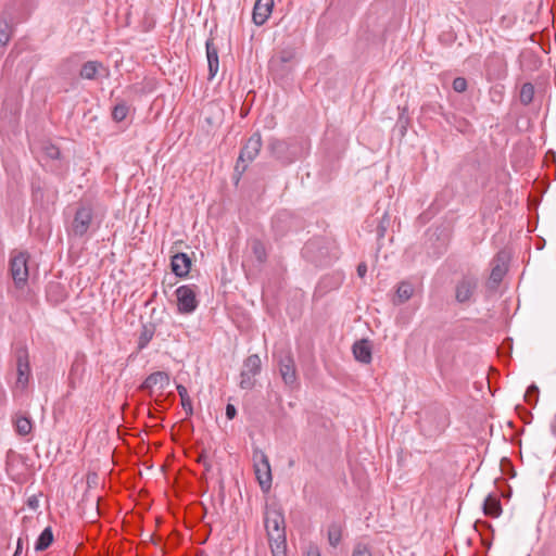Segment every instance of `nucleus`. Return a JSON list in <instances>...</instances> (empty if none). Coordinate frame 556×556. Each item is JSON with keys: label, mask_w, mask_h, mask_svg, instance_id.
Wrapping results in <instances>:
<instances>
[{"label": "nucleus", "mask_w": 556, "mask_h": 556, "mask_svg": "<svg viewBox=\"0 0 556 556\" xmlns=\"http://www.w3.org/2000/svg\"><path fill=\"white\" fill-rule=\"evenodd\" d=\"M450 422L447 408L440 404H433L427 407L420 416V432L427 438H437L445 431Z\"/></svg>", "instance_id": "obj_1"}, {"label": "nucleus", "mask_w": 556, "mask_h": 556, "mask_svg": "<svg viewBox=\"0 0 556 556\" xmlns=\"http://www.w3.org/2000/svg\"><path fill=\"white\" fill-rule=\"evenodd\" d=\"M264 522L273 556H286L287 541L282 515L277 511L267 513Z\"/></svg>", "instance_id": "obj_2"}, {"label": "nucleus", "mask_w": 556, "mask_h": 556, "mask_svg": "<svg viewBox=\"0 0 556 556\" xmlns=\"http://www.w3.org/2000/svg\"><path fill=\"white\" fill-rule=\"evenodd\" d=\"M275 357L277 359L278 370L285 386L290 390L298 389L300 387L299 376L291 350H281L277 355H275Z\"/></svg>", "instance_id": "obj_3"}, {"label": "nucleus", "mask_w": 556, "mask_h": 556, "mask_svg": "<svg viewBox=\"0 0 556 556\" xmlns=\"http://www.w3.org/2000/svg\"><path fill=\"white\" fill-rule=\"evenodd\" d=\"M92 205L90 203H79L75 211L71 227L68 229V235L77 238L84 237L88 232L92 224Z\"/></svg>", "instance_id": "obj_4"}, {"label": "nucleus", "mask_w": 556, "mask_h": 556, "mask_svg": "<svg viewBox=\"0 0 556 556\" xmlns=\"http://www.w3.org/2000/svg\"><path fill=\"white\" fill-rule=\"evenodd\" d=\"M295 65V52L293 49H283L274 54L268 63L269 72L274 78H285Z\"/></svg>", "instance_id": "obj_5"}, {"label": "nucleus", "mask_w": 556, "mask_h": 556, "mask_svg": "<svg viewBox=\"0 0 556 556\" xmlns=\"http://www.w3.org/2000/svg\"><path fill=\"white\" fill-rule=\"evenodd\" d=\"M253 466L256 479L263 491H268L271 486L273 476L267 455L260 448L253 450Z\"/></svg>", "instance_id": "obj_6"}, {"label": "nucleus", "mask_w": 556, "mask_h": 556, "mask_svg": "<svg viewBox=\"0 0 556 556\" xmlns=\"http://www.w3.org/2000/svg\"><path fill=\"white\" fill-rule=\"evenodd\" d=\"M262 148V137L260 132H254L241 148L237 164L236 172L242 174L245 172L248 164L255 160Z\"/></svg>", "instance_id": "obj_7"}, {"label": "nucleus", "mask_w": 556, "mask_h": 556, "mask_svg": "<svg viewBox=\"0 0 556 556\" xmlns=\"http://www.w3.org/2000/svg\"><path fill=\"white\" fill-rule=\"evenodd\" d=\"M197 289L195 285H184L176 289L175 294L179 314L189 315L197 309L199 305Z\"/></svg>", "instance_id": "obj_8"}, {"label": "nucleus", "mask_w": 556, "mask_h": 556, "mask_svg": "<svg viewBox=\"0 0 556 556\" xmlns=\"http://www.w3.org/2000/svg\"><path fill=\"white\" fill-rule=\"evenodd\" d=\"M262 361L257 354L249 355L242 365L239 387L242 390H251L255 386V377L261 374Z\"/></svg>", "instance_id": "obj_9"}, {"label": "nucleus", "mask_w": 556, "mask_h": 556, "mask_svg": "<svg viewBox=\"0 0 556 556\" xmlns=\"http://www.w3.org/2000/svg\"><path fill=\"white\" fill-rule=\"evenodd\" d=\"M479 286V279L476 275L465 274L455 285V300L459 304H469L473 302Z\"/></svg>", "instance_id": "obj_10"}, {"label": "nucleus", "mask_w": 556, "mask_h": 556, "mask_svg": "<svg viewBox=\"0 0 556 556\" xmlns=\"http://www.w3.org/2000/svg\"><path fill=\"white\" fill-rule=\"evenodd\" d=\"M270 154L283 164H290L296 159V147L294 140L271 139L268 142Z\"/></svg>", "instance_id": "obj_11"}, {"label": "nucleus", "mask_w": 556, "mask_h": 556, "mask_svg": "<svg viewBox=\"0 0 556 556\" xmlns=\"http://www.w3.org/2000/svg\"><path fill=\"white\" fill-rule=\"evenodd\" d=\"M28 254L25 252H18L16 255L11 257L10 271L16 288L22 289L25 287L28 280V266H27Z\"/></svg>", "instance_id": "obj_12"}, {"label": "nucleus", "mask_w": 556, "mask_h": 556, "mask_svg": "<svg viewBox=\"0 0 556 556\" xmlns=\"http://www.w3.org/2000/svg\"><path fill=\"white\" fill-rule=\"evenodd\" d=\"M168 386L169 375L165 371H154L144 379L139 390L153 397L156 394L161 395Z\"/></svg>", "instance_id": "obj_13"}, {"label": "nucleus", "mask_w": 556, "mask_h": 556, "mask_svg": "<svg viewBox=\"0 0 556 556\" xmlns=\"http://www.w3.org/2000/svg\"><path fill=\"white\" fill-rule=\"evenodd\" d=\"M16 357V382L15 388L24 390L29 381L30 366L28 361V352L26 348H20L15 352Z\"/></svg>", "instance_id": "obj_14"}, {"label": "nucleus", "mask_w": 556, "mask_h": 556, "mask_svg": "<svg viewBox=\"0 0 556 556\" xmlns=\"http://www.w3.org/2000/svg\"><path fill=\"white\" fill-rule=\"evenodd\" d=\"M273 9L274 0H256L252 13L253 22L257 26L264 25L269 18Z\"/></svg>", "instance_id": "obj_15"}, {"label": "nucleus", "mask_w": 556, "mask_h": 556, "mask_svg": "<svg viewBox=\"0 0 556 556\" xmlns=\"http://www.w3.org/2000/svg\"><path fill=\"white\" fill-rule=\"evenodd\" d=\"M104 73L109 76V70L100 61H87L81 65L79 76L83 79L94 80L99 75Z\"/></svg>", "instance_id": "obj_16"}, {"label": "nucleus", "mask_w": 556, "mask_h": 556, "mask_svg": "<svg viewBox=\"0 0 556 556\" xmlns=\"http://www.w3.org/2000/svg\"><path fill=\"white\" fill-rule=\"evenodd\" d=\"M191 265V258L186 253H176L172 256L170 267L177 277H187L190 273Z\"/></svg>", "instance_id": "obj_17"}, {"label": "nucleus", "mask_w": 556, "mask_h": 556, "mask_svg": "<svg viewBox=\"0 0 556 556\" xmlns=\"http://www.w3.org/2000/svg\"><path fill=\"white\" fill-rule=\"evenodd\" d=\"M506 271H507L506 255L504 252H498L492 261L490 281L494 286H497L503 280Z\"/></svg>", "instance_id": "obj_18"}, {"label": "nucleus", "mask_w": 556, "mask_h": 556, "mask_svg": "<svg viewBox=\"0 0 556 556\" xmlns=\"http://www.w3.org/2000/svg\"><path fill=\"white\" fill-rule=\"evenodd\" d=\"M206 58L208 64V79H213L218 72V49L214 43V39L210 38L206 40Z\"/></svg>", "instance_id": "obj_19"}, {"label": "nucleus", "mask_w": 556, "mask_h": 556, "mask_svg": "<svg viewBox=\"0 0 556 556\" xmlns=\"http://www.w3.org/2000/svg\"><path fill=\"white\" fill-rule=\"evenodd\" d=\"M352 351L356 361L363 364H369L371 362V345L368 340L363 339L356 341L353 344Z\"/></svg>", "instance_id": "obj_20"}, {"label": "nucleus", "mask_w": 556, "mask_h": 556, "mask_svg": "<svg viewBox=\"0 0 556 556\" xmlns=\"http://www.w3.org/2000/svg\"><path fill=\"white\" fill-rule=\"evenodd\" d=\"M483 513L491 518H497L502 514V505L497 494H489L483 503Z\"/></svg>", "instance_id": "obj_21"}, {"label": "nucleus", "mask_w": 556, "mask_h": 556, "mask_svg": "<svg viewBox=\"0 0 556 556\" xmlns=\"http://www.w3.org/2000/svg\"><path fill=\"white\" fill-rule=\"evenodd\" d=\"M248 245L258 264H264L267 261V250L262 240L258 238H252L248 241Z\"/></svg>", "instance_id": "obj_22"}, {"label": "nucleus", "mask_w": 556, "mask_h": 556, "mask_svg": "<svg viewBox=\"0 0 556 556\" xmlns=\"http://www.w3.org/2000/svg\"><path fill=\"white\" fill-rule=\"evenodd\" d=\"M53 532L51 527H47L38 536L36 543H35V549L37 552H43L50 547V545L53 543Z\"/></svg>", "instance_id": "obj_23"}, {"label": "nucleus", "mask_w": 556, "mask_h": 556, "mask_svg": "<svg viewBox=\"0 0 556 556\" xmlns=\"http://www.w3.org/2000/svg\"><path fill=\"white\" fill-rule=\"evenodd\" d=\"M414 294V287L408 281H402L396 288V304H403L408 301Z\"/></svg>", "instance_id": "obj_24"}, {"label": "nucleus", "mask_w": 556, "mask_h": 556, "mask_svg": "<svg viewBox=\"0 0 556 556\" xmlns=\"http://www.w3.org/2000/svg\"><path fill=\"white\" fill-rule=\"evenodd\" d=\"M343 527L339 522H332L328 527V542L332 547H337L342 539Z\"/></svg>", "instance_id": "obj_25"}, {"label": "nucleus", "mask_w": 556, "mask_h": 556, "mask_svg": "<svg viewBox=\"0 0 556 556\" xmlns=\"http://www.w3.org/2000/svg\"><path fill=\"white\" fill-rule=\"evenodd\" d=\"M155 333L153 325H144L138 338V350L141 351L148 346Z\"/></svg>", "instance_id": "obj_26"}, {"label": "nucleus", "mask_w": 556, "mask_h": 556, "mask_svg": "<svg viewBox=\"0 0 556 556\" xmlns=\"http://www.w3.org/2000/svg\"><path fill=\"white\" fill-rule=\"evenodd\" d=\"M177 392H178V395L180 396L181 406L186 413V416L187 417L192 416V414H193L192 401L188 394L187 388L182 384H178Z\"/></svg>", "instance_id": "obj_27"}, {"label": "nucleus", "mask_w": 556, "mask_h": 556, "mask_svg": "<svg viewBox=\"0 0 556 556\" xmlns=\"http://www.w3.org/2000/svg\"><path fill=\"white\" fill-rule=\"evenodd\" d=\"M84 367L81 364L75 362L73 363L70 375H68V386L71 389H75L77 384L80 383L83 378Z\"/></svg>", "instance_id": "obj_28"}, {"label": "nucleus", "mask_w": 556, "mask_h": 556, "mask_svg": "<svg viewBox=\"0 0 556 556\" xmlns=\"http://www.w3.org/2000/svg\"><path fill=\"white\" fill-rule=\"evenodd\" d=\"M15 430L20 435H27L31 432L33 424L29 417L16 416L14 419Z\"/></svg>", "instance_id": "obj_29"}, {"label": "nucleus", "mask_w": 556, "mask_h": 556, "mask_svg": "<svg viewBox=\"0 0 556 556\" xmlns=\"http://www.w3.org/2000/svg\"><path fill=\"white\" fill-rule=\"evenodd\" d=\"M129 112V105L125 101H121L115 104V106L112 110V118L119 123L123 122Z\"/></svg>", "instance_id": "obj_30"}, {"label": "nucleus", "mask_w": 556, "mask_h": 556, "mask_svg": "<svg viewBox=\"0 0 556 556\" xmlns=\"http://www.w3.org/2000/svg\"><path fill=\"white\" fill-rule=\"evenodd\" d=\"M534 87L531 83H525L520 88L519 99L525 105L530 104L533 101Z\"/></svg>", "instance_id": "obj_31"}, {"label": "nucleus", "mask_w": 556, "mask_h": 556, "mask_svg": "<svg viewBox=\"0 0 556 556\" xmlns=\"http://www.w3.org/2000/svg\"><path fill=\"white\" fill-rule=\"evenodd\" d=\"M12 27L11 25L2 20L0 21V45L5 46L11 39Z\"/></svg>", "instance_id": "obj_32"}, {"label": "nucleus", "mask_w": 556, "mask_h": 556, "mask_svg": "<svg viewBox=\"0 0 556 556\" xmlns=\"http://www.w3.org/2000/svg\"><path fill=\"white\" fill-rule=\"evenodd\" d=\"M538 400H539V388L535 384H531L526 391L525 401L528 404L533 405L538 402Z\"/></svg>", "instance_id": "obj_33"}, {"label": "nucleus", "mask_w": 556, "mask_h": 556, "mask_svg": "<svg viewBox=\"0 0 556 556\" xmlns=\"http://www.w3.org/2000/svg\"><path fill=\"white\" fill-rule=\"evenodd\" d=\"M352 556H372L371 548L367 544L357 543L353 548Z\"/></svg>", "instance_id": "obj_34"}, {"label": "nucleus", "mask_w": 556, "mask_h": 556, "mask_svg": "<svg viewBox=\"0 0 556 556\" xmlns=\"http://www.w3.org/2000/svg\"><path fill=\"white\" fill-rule=\"evenodd\" d=\"M452 86H453V90L455 92H458V93L465 92L467 90V80L465 77H456L453 80Z\"/></svg>", "instance_id": "obj_35"}, {"label": "nucleus", "mask_w": 556, "mask_h": 556, "mask_svg": "<svg viewBox=\"0 0 556 556\" xmlns=\"http://www.w3.org/2000/svg\"><path fill=\"white\" fill-rule=\"evenodd\" d=\"M237 409L232 404H227L226 406V417L231 420L236 417Z\"/></svg>", "instance_id": "obj_36"}, {"label": "nucleus", "mask_w": 556, "mask_h": 556, "mask_svg": "<svg viewBox=\"0 0 556 556\" xmlns=\"http://www.w3.org/2000/svg\"><path fill=\"white\" fill-rule=\"evenodd\" d=\"M306 556H321L320 551L316 545H311L307 549Z\"/></svg>", "instance_id": "obj_37"}, {"label": "nucleus", "mask_w": 556, "mask_h": 556, "mask_svg": "<svg viewBox=\"0 0 556 556\" xmlns=\"http://www.w3.org/2000/svg\"><path fill=\"white\" fill-rule=\"evenodd\" d=\"M366 273H367V266H366V264H365V263H361V264H358V265H357V275H358L361 278H363V277H365Z\"/></svg>", "instance_id": "obj_38"}, {"label": "nucleus", "mask_w": 556, "mask_h": 556, "mask_svg": "<svg viewBox=\"0 0 556 556\" xmlns=\"http://www.w3.org/2000/svg\"><path fill=\"white\" fill-rule=\"evenodd\" d=\"M27 505L31 509H37L38 507V498L36 496H31L27 501Z\"/></svg>", "instance_id": "obj_39"}, {"label": "nucleus", "mask_w": 556, "mask_h": 556, "mask_svg": "<svg viewBox=\"0 0 556 556\" xmlns=\"http://www.w3.org/2000/svg\"><path fill=\"white\" fill-rule=\"evenodd\" d=\"M48 154L52 157V159H58L59 155H60V151L58 148L55 147H51L49 150H48Z\"/></svg>", "instance_id": "obj_40"}, {"label": "nucleus", "mask_w": 556, "mask_h": 556, "mask_svg": "<svg viewBox=\"0 0 556 556\" xmlns=\"http://www.w3.org/2000/svg\"><path fill=\"white\" fill-rule=\"evenodd\" d=\"M283 217H287V214H285V213H283V214H279V215H277V216H276V218H275V219H274V222H273V226H274V228H275V229H278V227H279V226H278V224H279V222H280Z\"/></svg>", "instance_id": "obj_41"}, {"label": "nucleus", "mask_w": 556, "mask_h": 556, "mask_svg": "<svg viewBox=\"0 0 556 556\" xmlns=\"http://www.w3.org/2000/svg\"><path fill=\"white\" fill-rule=\"evenodd\" d=\"M22 548H23V540L18 539L16 551H15L13 556H18L21 554V552H22Z\"/></svg>", "instance_id": "obj_42"}, {"label": "nucleus", "mask_w": 556, "mask_h": 556, "mask_svg": "<svg viewBox=\"0 0 556 556\" xmlns=\"http://www.w3.org/2000/svg\"><path fill=\"white\" fill-rule=\"evenodd\" d=\"M155 403H156L157 405H161V401H160V400H157V399H155Z\"/></svg>", "instance_id": "obj_43"}, {"label": "nucleus", "mask_w": 556, "mask_h": 556, "mask_svg": "<svg viewBox=\"0 0 556 556\" xmlns=\"http://www.w3.org/2000/svg\"><path fill=\"white\" fill-rule=\"evenodd\" d=\"M198 556H203V555H198Z\"/></svg>", "instance_id": "obj_44"}]
</instances>
